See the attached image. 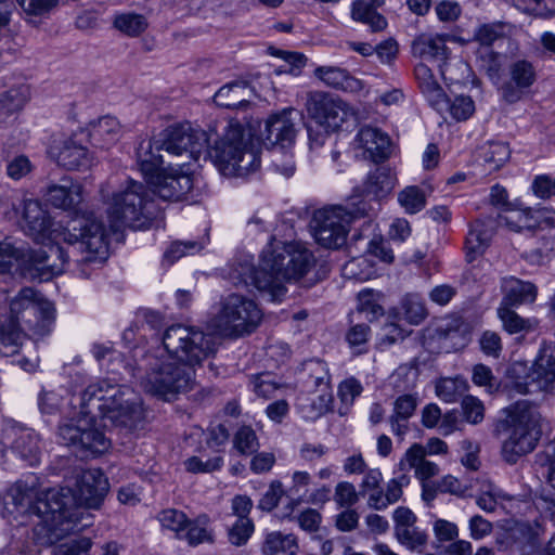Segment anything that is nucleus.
I'll return each instance as SVG.
<instances>
[{
  "label": "nucleus",
  "instance_id": "nucleus-49",
  "mask_svg": "<svg viewBox=\"0 0 555 555\" xmlns=\"http://www.w3.org/2000/svg\"><path fill=\"white\" fill-rule=\"evenodd\" d=\"M491 238L490 232L485 228L483 223L475 222L467 236H466V248L468 253L481 254L487 248Z\"/></svg>",
  "mask_w": 555,
  "mask_h": 555
},
{
  "label": "nucleus",
  "instance_id": "nucleus-5",
  "mask_svg": "<svg viewBox=\"0 0 555 555\" xmlns=\"http://www.w3.org/2000/svg\"><path fill=\"white\" fill-rule=\"evenodd\" d=\"M313 264L308 249L272 238L261 251L258 268L251 259H244L232 268L230 278L234 284L254 286L271 301H282L286 284L304 278Z\"/></svg>",
  "mask_w": 555,
  "mask_h": 555
},
{
  "label": "nucleus",
  "instance_id": "nucleus-36",
  "mask_svg": "<svg viewBox=\"0 0 555 555\" xmlns=\"http://www.w3.org/2000/svg\"><path fill=\"white\" fill-rule=\"evenodd\" d=\"M209 517L207 515H199L194 520H189L182 538L188 541L191 546H196L202 543H212L214 532L209 527Z\"/></svg>",
  "mask_w": 555,
  "mask_h": 555
},
{
  "label": "nucleus",
  "instance_id": "nucleus-21",
  "mask_svg": "<svg viewBox=\"0 0 555 555\" xmlns=\"http://www.w3.org/2000/svg\"><path fill=\"white\" fill-rule=\"evenodd\" d=\"M411 468L414 469L415 477L421 482H427L439 474V466L425 459L423 446L418 443L411 446L398 463L399 472L406 473Z\"/></svg>",
  "mask_w": 555,
  "mask_h": 555
},
{
  "label": "nucleus",
  "instance_id": "nucleus-12",
  "mask_svg": "<svg viewBox=\"0 0 555 555\" xmlns=\"http://www.w3.org/2000/svg\"><path fill=\"white\" fill-rule=\"evenodd\" d=\"M306 109L319 127H324L327 130L339 129L350 115L343 101L320 91L307 94Z\"/></svg>",
  "mask_w": 555,
  "mask_h": 555
},
{
  "label": "nucleus",
  "instance_id": "nucleus-28",
  "mask_svg": "<svg viewBox=\"0 0 555 555\" xmlns=\"http://www.w3.org/2000/svg\"><path fill=\"white\" fill-rule=\"evenodd\" d=\"M314 76L326 86L344 91L354 92L362 88L361 81L352 77L346 69L334 66L315 68Z\"/></svg>",
  "mask_w": 555,
  "mask_h": 555
},
{
  "label": "nucleus",
  "instance_id": "nucleus-13",
  "mask_svg": "<svg viewBox=\"0 0 555 555\" xmlns=\"http://www.w3.org/2000/svg\"><path fill=\"white\" fill-rule=\"evenodd\" d=\"M146 182L154 194L166 201L182 199L193 188L190 168H185V164L169 166Z\"/></svg>",
  "mask_w": 555,
  "mask_h": 555
},
{
  "label": "nucleus",
  "instance_id": "nucleus-3",
  "mask_svg": "<svg viewBox=\"0 0 555 555\" xmlns=\"http://www.w3.org/2000/svg\"><path fill=\"white\" fill-rule=\"evenodd\" d=\"M162 343L144 356L140 378L146 392L168 400L193 389L194 367L217 352V344L211 335L182 324L169 326Z\"/></svg>",
  "mask_w": 555,
  "mask_h": 555
},
{
  "label": "nucleus",
  "instance_id": "nucleus-17",
  "mask_svg": "<svg viewBox=\"0 0 555 555\" xmlns=\"http://www.w3.org/2000/svg\"><path fill=\"white\" fill-rule=\"evenodd\" d=\"M50 155L66 169H86L92 164L88 150L77 139V134L55 142L50 147Z\"/></svg>",
  "mask_w": 555,
  "mask_h": 555
},
{
  "label": "nucleus",
  "instance_id": "nucleus-56",
  "mask_svg": "<svg viewBox=\"0 0 555 555\" xmlns=\"http://www.w3.org/2000/svg\"><path fill=\"white\" fill-rule=\"evenodd\" d=\"M223 457L220 455L203 461L198 456H191L184 461V467L189 473L208 474L220 470L223 466Z\"/></svg>",
  "mask_w": 555,
  "mask_h": 555
},
{
  "label": "nucleus",
  "instance_id": "nucleus-23",
  "mask_svg": "<svg viewBox=\"0 0 555 555\" xmlns=\"http://www.w3.org/2000/svg\"><path fill=\"white\" fill-rule=\"evenodd\" d=\"M503 299L500 305L518 307L532 304L538 295L537 286L528 281L515 276H505L501 282Z\"/></svg>",
  "mask_w": 555,
  "mask_h": 555
},
{
  "label": "nucleus",
  "instance_id": "nucleus-41",
  "mask_svg": "<svg viewBox=\"0 0 555 555\" xmlns=\"http://www.w3.org/2000/svg\"><path fill=\"white\" fill-rule=\"evenodd\" d=\"M507 495L491 481L481 482L479 493L476 498V504L487 513L495 511L500 501L507 500Z\"/></svg>",
  "mask_w": 555,
  "mask_h": 555
},
{
  "label": "nucleus",
  "instance_id": "nucleus-24",
  "mask_svg": "<svg viewBox=\"0 0 555 555\" xmlns=\"http://www.w3.org/2000/svg\"><path fill=\"white\" fill-rule=\"evenodd\" d=\"M532 380L538 388L555 391V344H543L534 363Z\"/></svg>",
  "mask_w": 555,
  "mask_h": 555
},
{
  "label": "nucleus",
  "instance_id": "nucleus-15",
  "mask_svg": "<svg viewBox=\"0 0 555 555\" xmlns=\"http://www.w3.org/2000/svg\"><path fill=\"white\" fill-rule=\"evenodd\" d=\"M297 112L294 108H285L280 113L271 115L264 126L262 132L266 144L278 146L276 149H285L294 143L296 137Z\"/></svg>",
  "mask_w": 555,
  "mask_h": 555
},
{
  "label": "nucleus",
  "instance_id": "nucleus-7",
  "mask_svg": "<svg viewBox=\"0 0 555 555\" xmlns=\"http://www.w3.org/2000/svg\"><path fill=\"white\" fill-rule=\"evenodd\" d=\"M68 253L61 246L44 245L30 250L27 245L9 237L0 242V273L34 276L36 271L41 280H49L65 271Z\"/></svg>",
  "mask_w": 555,
  "mask_h": 555
},
{
  "label": "nucleus",
  "instance_id": "nucleus-11",
  "mask_svg": "<svg viewBox=\"0 0 555 555\" xmlns=\"http://www.w3.org/2000/svg\"><path fill=\"white\" fill-rule=\"evenodd\" d=\"M261 319L262 312L254 300L231 294L211 320V326L222 336L238 337L253 332Z\"/></svg>",
  "mask_w": 555,
  "mask_h": 555
},
{
  "label": "nucleus",
  "instance_id": "nucleus-37",
  "mask_svg": "<svg viewBox=\"0 0 555 555\" xmlns=\"http://www.w3.org/2000/svg\"><path fill=\"white\" fill-rule=\"evenodd\" d=\"M345 279L367 281L376 275L374 263L365 256L354 257L348 260L341 268Z\"/></svg>",
  "mask_w": 555,
  "mask_h": 555
},
{
  "label": "nucleus",
  "instance_id": "nucleus-53",
  "mask_svg": "<svg viewBox=\"0 0 555 555\" xmlns=\"http://www.w3.org/2000/svg\"><path fill=\"white\" fill-rule=\"evenodd\" d=\"M255 531L251 518L236 519L228 531V539L232 545H245Z\"/></svg>",
  "mask_w": 555,
  "mask_h": 555
},
{
  "label": "nucleus",
  "instance_id": "nucleus-46",
  "mask_svg": "<svg viewBox=\"0 0 555 555\" xmlns=\"http://www.w3.org/2000/svg\"><path fill=\"white\" fill-rule=\"evenodd\" d=\"M504 56L494 52L492 48L480 47L477 50V62L479 67L491 78H498L502 68Z\"/></svg>",
  "mask_w": 555,
  "mask_h": 555
},
{
  "label": "nucleus",
  "instance_id": "nucleus-62",
  "mask_svg": "<svg viewBox=\"0 0 555 555\" xmlns=\"http://www.w3.org/2000/svg\"><path fill=\"white\" fill-rule=\"evenodd\" d=\"M272 166L276 172L289 178L295 172V162L293 154L285 149H275L272 153Z\"/></svg>",
  "mask_w": 555,
  "mask_h": 555
},
{
  "label": "nucleus",
  "instance_id": "nucleus-50",
  "mask_svg": "<svg viewBox=\"0 0 555 555\" xmlns=\"http://www.w3.org/2000/svg\"><path fill=\"white\" fill-rule=\"evenodd\" d=\"M114 25L117 29L131 37L140 35L147 27L144 16L134 13L117 15Z\"/></svg>",
  "mask_w": 555,
  "mask_h": 555
},
{
  "label": "nucleus",
  "instance_id": "nucleus-35",
  "mask_svg": "<svg viewBox=\"0 0 555 555\" xmlns=\"http://www.w3.org/2000/svg\"><path fill=\"white\" fill-rule=\"evenodd\" d=\"M25 330L18 323L7 319L4 323L0 324V354L9 357L15 354L25 337Z\"/></svg>",
  "mask_w": 555,
  "mask_h": 555
},
{
  "label": "nucleus",
  "instance_id": "nucleus-29",
  "mask_svg": "<svg viewBox=\"0 0 555 555\" xmlns=\"http://www.w3.org/2000/svg\"><path fill=\"white\" fill-rule=\"evenodd\" d=\"M55 321L54 305L48 300L39 302L36 314L25 320L23 330L29 332L34 337H44L49 335Z\"/></svg>",
  "mask_w": 555,
  "mask_h": 555
},
{
  "label": "nucleus",
  "instance_id": "nucleus-45",
  "mask_svg": "<svg viewBox=\"0 0 555 555\" xmlns=\"http://www.w3.org/2000/svg\"><path fill=\"white\" fill-rule=\"evenodd\" d=\"M509 156V147L503 142H491L482 147V157L490 171L500 169Z\"/></svg>",
  "mask_w": 555,
  "mask_h": 555
},
{
  "label": "nucleus",
  "instance_id": "nucleus-9",
  "mask_svg": "<svg viewBox=\"0 0 555 555\" xmlns=\"http://www.w3.org/2000/svg\"><path fill=\"white\" fill-rule=\"evenodd\" d=\"M153 215V202L146 188L142 183L128 180L127 185L115 192L108 201L109 232L117 233L125 227L144 229L150 224Z\"/></svg>",
  "mask_w": 555,
  "mask_h": 555
},
{
  "label": "nucleus",
  "instance_id": "nucleus-40",
  "mask_svg": "<svg viewBox=\"0 0 555 555\" xmlns=\"http://www.w3.org/2000/svg\"><path fill=\"white\" fill-rule=\"evenodd\" d=\"M332 402V393L323 392L309 400H300L298 410L306 420L314 421L328 411Z\"/></svg>",
  "mask_w": 555,
  "mask_h": 555
},
{
  "label": "nucleus",
  "instance_id": "nucleus-25",
  "mask_svg": "<svg viewBox=\"0 0 555 555\" xmlns=\"http://www.w3.org/2000/svg\"><path fill=\"white\" fill-rule=\"evenodd\" d=\"M89 137L93 145L107 149L121 137V126L113 116H104L89 125Z\"/></svg>",
  "mask_w": 555,
  "mask_h": 555
},
{
  "label": "nucleus",
  "instance_id": "nucleus-14",
  "mask_svg": "<svg viewBox=\"0 0 555 555\" xmlns=\"http://www.w3.org/2000/svg\"><path fill=\"white\" fill-rule=\"evenodd\" d=\"M1 446L10 447V454L25 466H36L40 462L41 449L37 434L27 428L12 426L2 431Z\"/></svg>",
  "mask_w": 555,
  "mask_h": 555
},
{
  "label": "nucleus",
  "instance_id": "nucleus-44",
  "mask_svg": "<svg viewBox=\"0 0 555 555\" xmlns=\"http://www.w3.org/2000/svg\"><path fill=\"white\" fill-rule=\"evenodd\" d=\"M233 450L241 455H251L259 449V440L255 430L247 425L238 427L233 436Z\"/></svg>",
  "mask_w": 555,
  "mask_h": 555
},
{
  "label": "nucleus",
  "instance_id": "nucleus-38",
  "mask_svg": "<svg viewBox=\"0 0 555 555\" xmlns=\"http://www.w3.org/2000/svg\"><path fill=\"white\" fill-rule=\"evenodd\" d=\"M305 370L308 372L306 380L308 388H315L320 393L331 392L330 373L325 362L322 360H311L306 363Z\"/></svg>",
  "mask_w": 555,
  "mask_h": 555
},
{
  "label": "nucleus",
  "instance_id": "nucleus-19",
  "mask_svg": "<svg viewBox=\"0 0 555 555\" xmlns=\"http://www.w3.org/2000/svg\"><path fill=\"white\" fill-rule=\"evenodd\" d=\"M46 197L55 208L77 211L83 201L82 186L64 178L60 184H52L48 188Z\"/></svg>",
  "mask_w": 555,
  "mask_h": 555
},
{
  "label": "nucleus",
  "instance_id": "nucleus-64",
  "mask_svg": "<svg viewBox=\"0 0 555 555\" xmlns=\"http://www.w3.org/2000/svg\"><path fill=\"white\" fill-rule=\"evenodd\" d=\"M284 495L283 485L279 480H274L270 483L268 490L263 493L258 502V508L263 512L273 511L282 496Z\"/></svg>",
  "mask_w": 555,
  "mask_h": 555
},
{
  "label": "nucleus",
  "instance_id": "nucleus-59",
  "mask_svg": "<svg viewBox=\"0 0 555 555\" xmlns=\"http://www.w3.org/2000/svg\"><path fill=\"white\" fill-rule=\"evenodd\" d=\"M360 495L353 483L339 481L335 487L334 501L340 507L350 508L359 501Z\"/></svg>",
  "mask_w": 555,
  "mask_h": 555
},
{
  "label": "nucleus",
  "instance_id": "nucleus-47",
  "mask_svg": "<svg viewBox=\"0 0 555 555\" xmlns=\"http://www.w3.org/2000/svg\"><path fill=\"white\" fill-rule=\"evenodd\" d=\"M29 98L26 86H20L8 90L0 100V111L4 114H13L23 108Z\"/></svg>",
  "mask_w": 555,
  "mask_h": 555
},
{
  "label": "nucleus",
  "instance_id": "nucleus-20",
  "mask_svg": "<svg viewBox=\"0 0 555 555\" xmlns=\"http://www.w3.org/2000/svg\"><path fill=\"white\" fill-rule=\"evenodd\" d=\"M396 184L397 177L390 168H376L366 176L362 184L360 195L354 197L352 202L361 201V195H365L374 199L385 198L391 193Z\"/></svg>",
  "mask_w": 555,
  "mask_h": 555
},
{
  "label": "nucleus",
  "instance_id": "nucleus-4",
  "mask_svg": "<svg viewBox=\"0 0 555 555\" xmlns=\"http://www.w3.org/2000/svg\"><path fill=\"white\" fill-rule=\"evenodd\" d=\"M158 138L168 154L186 155L196 162L209 156L223 176L246 177L260 167L261 145L250 125L230 121L211 151L207 132L189 122L170 126Z\"/></svg>",
  "mask_w": 555,
  "mask_h": 555
},
{
  "label": "nucleus",
  "instance_id": "nucleus-57",
  "mask_svg": "<svg viewBox=\"0 0 555 555\" xmlns=\"http://www.w3.org/2000/svg\"><path fill=\"white\" fill-rule=\"evenodd\" d=\"M249 387L253 392L263 399L273 397L279 389V385L269 373L253 375L250 377Z\"/></svg>",
  "mask_w": 555,
  "mask_h": 555
},
{
  "label": "nucleus",
  "instance_id": "nucleus-54",
  "mask_svg": "<svg viewBox=\"0 0 555 555\" xmlns=\"http://www.w3.org/2000/svg\"><path fill=\"white\" fill-rule=\"evenodd\" d=\"M505 35V25L503 23H490L478 26L474 33V39L480 43V47H489Z\"/></svg>",
  "mask_w": 555,
  "mask_h": 555
},
{
  "label": "nucleus",
  "instance_id": "nucleus-55",
  "mask_svg": "<svg viewBox=\"0 0 555 555\" xmlns=\"http://www.w3.org/2000/svg\"><path fill=\"white\" fill-rule=\"evenodd\" d=\"M158 519L164 528L175 531L179 539L182 538V533L185 531L189 522L186 515L177 509L163 511L159 514Z\"/></svg>",
  "mask_w": 555,
  "mask_h": 555
},
{
  "label": "nucleus",
  "instance_id": "nucleus-6",
  "mask_svg": "<svg viewBox=\"0 0 555 555\" xmlns=\"http://www.w3.org/2000/svg\"><path fill=\"white\" fill-rule=\"evenodd\" d=\"M23 230L44 245L78 244L82 257L80 264L102 263L108 257V232L103 223L91 215H77L66 225L54 222L37 199H25L21 219Z\"/></svg>",
  "mask_w": 555,
  "mask_h": 555
},
{
  "label": "nucleus",
  "instance_id": "nucleus-58",
  "mask_svg": "<svg viewBox=\"0 0 555 555\" xmlns=\"http://www.w3.org/2000/svg\"><path fill=\"white\" fill-rule=\"evenodd\" d=\"M33 164L26 155H15L7 160L5 172L12 180H21L33 171Z\"/></svg>",
  "mask_w": 555,
  "mask_h": 555
},
{
  "label": "nucleus",
  "instance_id": "nucleus-18",
  "mask_svg": "<svg viewBox=\"0 0 555 555\" xmlns=\"http://www.w3.org/2000/svg\"><path fill=\"white\" fill-rule=\"evenodd\" d=\"M354 150L360 151L364 159L375 163L386 159L390 152L389 137L372 127H363L353 140Z\"/></svg>",
  "mask_w": 555,
  "mask_h": 555
},
{
  "label": "nucleus",
  "instance_id": "nucleus-10",
  "mask_svg": "<svg viewBox=\"0 0 555 555\" xmlns=\"http://www.w3.org/2000/svg\"><path fill=\"white\" fill-rule=\"evenodd\" d=\"M370 205L364 199L346 206H333L318 210L313 216V233L317 242L326 248H338L346 242L349 224L367 215Z\"/></svg>",
  "mask_w": 555,
  "mask_h": 555
},
{
  "label": "nucleus",
  "instance_id": "nucleus-34",
  "mask_svg": "<svg viewBox=\"0 0 555 555\" xmlns=\"http://www.w3.org/2000/svg\"><path fill=\"white\" fill-rule=\"evenodd\" d=\"M414 72L420 89L428 104L431 107L435 105L442 106L440 98L444 94V91L435 79L431 69L427 65L420 63L415 66Z\"/></svg>",
  "mask_w": 555,
  "mask_h": 555
},
{
  "label": "nucleus",
  "instance_id": "nucleus-1",
  "mask_svg": "<svg viewBox=\"0 0 555 555\" xmlns=\"http://www.w3.org/2000/svg\"><path fill=\"white\" fill-rule=\"evenodd\" d=\"M75 486L74 491L69 487L41 491L39 478L29 474L8 489L3 496L4 513L14 518L35 517L33 532L36 543L54 544L88 526L87 522L79 526L82 519L80 508H99L108 491V481L98 468L80 472Z\"/></svg>",
  "mask_w": 555,
  "mask_h": 555
},
{
  "label": "nucleus",
  "instance_id": "nucleus-43",
  "mask_svg": "<svg viewBox=\"0 0 555 555\" xmlns=\"http://www.w3.org/2000/svg\"><path fill=\"white\" fill-rule=\"evenodd\" d=\"M467 390V382L462 377L441 378L436 384V395L444 402H456Z\"/></svg>",
  "mask_w": 555,
  "mask_h": 555
},
{
  "label": "nucleus",
  "instance_id": "nucleus-63",
  "mask_svg": "<svg viewBox=\"0 0 555 555\" xmlns=\"http://www.w3.org/2000/svg\"><path fill=\"white\" fill-rule=\"evenodd\" d=\"M462 410L465 420L470 424H478L483 420L485 406L483 403L474 396H465L462 399Z\"/></svg>",
  "mask_w": 555,
  "mask_h": 555
},
{
  "label": "nucleus",
  "instance_id": "nucleus-27",
  "mask_svg": "<svg viewBox=\"0 0 555 555\" xmlns=\"http://www.w3.org/2000/svg\"><path fill=\"white\" fill-rule=\"evenodd\" d=\"M249 92L248 86L244 81H233L222 86L214 95L216 105L230 109H245L250 105L246 99Z\"/></svg>",
  "mask_w": 555,
  "mask_h": 555
},
{
  "label": "nucleus",
  "instance_id": "nucleus-52",
  "mask_svg": "<svg viewBox=\"0 0 555 555\" xmlns=\"http://www.w3.org/2000/svg\"><path fill=\"white\" fill-rule=\"evenodd\" d=\"M379 294L371 289H363L358 295V309L370 320L383 315L384 309L379 305Z\"/></svg>",
  "mask_w": 555,
  "mask_h": 555
},
{
  "label": "nucleus",
  "instance_id": "nucleus-26",
  "mask_svg": "<svg viewBox=\"0 0 555 555\" xmlns=\"http://www.w3.org/2000/svg\"><path fill=\"white\" fill-rule=\"evenodd\" d=\"M44 301L37 297V293L30 287L22 288L10 302V315L8 319L20 325H25V320L36 314L39 302Z\"/></svg>",
  "mask_w": 555,
  "mask_h": 555
},
{
  "label": "nucleus",
  "instance_id": "nucleus-60",
  "mask_svg": "<svg viewBox=\"0 0 555 555\" xmlns=\"http://www.w3.org/2000/svg\"><path fill=\"white\" fill-rule=\"evenodd\" d=\"M503 219L514 231L532 230L537 227V220L530 210H514Z\"/></svg>",
  "mask_w": 555,
  "mask_h": 555
},
{
  "label": "nucleus",
  "instance_id": "nucleus-48",
  "mask_svg": "<svg viewBox=\"0 0 555 555\" xmlns=\"http://www.w3.org/2000/svg\"><path fill=\"white\" fill-rule=\"evenodd\" d=\"M405 320L411 324H420L427 315L423 299L416 294L406 295L401 301Z\"/></svg>",
  "mask_w": 555,
  "mask_h": 555
},
{
  "label": "nucleus",
  "instance_id": "nucleus-32",
  "mask_svg": "<svg viewBox=\"0 0 555 555\" xmlns=\"http://www.w3.org/2000/svg\"><path fill=\"white\" fill-rule=\"evenodd\" d=\"M299 551L298 540L293 533H283L281 531L267 532L261 545L263 555H278L280 553L287 555H297Z\"/></svg>",
  "mask_w": 555,
  "mask_h": 555
},
{
  "label": "nucleus",
  "instance_id": "nucleus-22",
  "mask_svg": "<svg viewBox=\"0 0 555 555\" xmlns=\"http://www.w3.org/2000/svg\"><path fill=\"white\" fill-rule=\"evenodd\" d=\"M162 150L164 147L158 137L143 139L138 145L137 164L146 181L163 170Z\"/></svg>",
  "mask_w": 555,
  "mask_h": 555
},
{
  "label": "nucleus",
  "instance_id": "nucleus-42",
  "mask_svg": "<svg viewBox=\"0 0 555 555\" xmlns=\"http://www.w3.org/2000/svg\"><path fill=\"white\" fill-rule=\"evenodd\" d=\"M270 54L285 62L284 65L276 69L278 74L286 73L293 76H298L301 73V69L306 66L308 60L306 55L300 52L275 48H270Z\"/></svg>",
  "mask_w": 555,
  "mask_h": 555
},
{
  "label": "nucleus",
  "instance_id": "nucleus-30",
  "mask_svg": "<svg viewBox=\"0 0 555 555\" xmlns=\"http://www.w3.org/2000/svg\"><path fill=\"white\" fill-rule=\"evenodd\" d=\"M440 102L443 104L442 106L435 105L433 108L444 118L449 114L456 121H465L475 113V103L469 95L461 94L450 99L444 93L440 98Z\"/></svg>",
  "mask_w": 555,
  "mask_h": 555
},
{
  "label": "nucleus",
  "instance_id": "nucleus-39",
  "mask_svg": "<svg viewBox=\"0 0 555 555\" xmlns=\"http://www.w3.org/2000/svg\"><path fill=\"white\" fill-rule=\"evenodd\" d=\"M398 203L409 215H415L426 206V194L417 185L405 186L398 193Z\"/></svg>",
  "mask_w": 555,
  "mask_h": 555
},
{
  "label": "nucleus",
  "instance_id": "nucleus-8",
  "mask_svg": "<svg viewBox=\"0 0 555 555\" xmlns=\"http://www.w3.org/2000/svg\"><path fill=\"white\" fill-rule=\"evenodd\" d=\"M543 417L539 406L528 400L517 401L507 409L506 418L501 422L498 433H503L501 454L507 463H516L532 452L542 436Z\"/></svg>",
  "mask_w": 555,
  "mask_h": 555
},
{
  "label": "nucleus",
  "instance_id": "nucleus-61",
  "mask_svg": "<svg viewBox=\"0 0 555 555\" xmlns=\"http://www.w3.org/2000/svg\"><path fill=\"white\" fill-rule=\"evenodd\" d=\"M90 547L89 538H75L56 545L52 555H87Z\"/></svg>",
  "mask_w": 555,
  "mask_h": 555
},
{
  "label": "nucleus",
  "instance_id": "nucleus-2",
  "mask_svg": "<svg viewBox=\"0 0 555 555\" xmlns=\"http://www.w3.org/2000/svg\"><path fill=\"white\" fill-rule=\"evenodd\" d=\"M95 411L113 425L129 430L135 428L144 417L142 400L133 389L112 384L107 379L98 380L90 384L81 395L80 416L60 424V441L86 456L108 451L111 439L96 427Z\"/></svg>",
  "mask_w": 555,
  "mask_h": 555
},
{
  "label": "nucleus",
  "instance_id": "nucleus-16",
  "mask_svg": "<svg viewBox=\"0 0 555 555\" xmlns=\"http://www.w3.org/2000/svg\"><path fill=\"white\" fill-rule=\"evenodd\" d=\"M508 80L501 87L503 99L508 103H516L531 88L537 79L533 65L525 60H519L509 66Z\"/></svg>",
  "mask_w": 555,
  "mask_h": 555
},
{
  "label": "nucleus",
  "instance_id": "nucleus-51",
  "mask_svg": "<svg viewBox=\"0 0 555 555\" xmlns=\"http://www.w3.org/2000/svg\"><path fill=\"white\" fill-rule=\"evenodd\" d=\"M397 541L409 550H415L426 544L427 534L418 527L411 525V527L398 528L395 530Z\"/></svg>",
  "mask_w": 555,
  "mask_h": 555
},
{
  "label": "nucleus",
  "instance_id": "nucleus-33",
  "mask_svg": "<svg viewBox=\"0 0 555 555\" xmlns=\"http://www.w3.org/2000/svg\"><path fill=\"white\" fill-rule=\"evenodd\" d=\"M496 312L503 328L508 334L529 333L537 330L539 326L538 319H525L514 311L512 306L500 305Z\"/></svg>",
  "mask_w": 555,
  "mask_h": 555
},
{
  "label": "nucleus",
  "instance_id": "nucleus-31",
  "mask_svg": "<svg viewBox=\"0 0 555 555\" xmlns=\"http://www.w3.org/2000/svg\"><path fill=\"white\" fill-rule=\"evenodd\" d=\"M446 35H421L414 39L412 51L424 59L446 60L448 49Z\"/></svg>",
  "mask_w": 555,
  "mask_h": 555
}]
</instances>
